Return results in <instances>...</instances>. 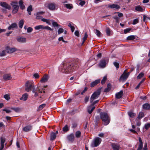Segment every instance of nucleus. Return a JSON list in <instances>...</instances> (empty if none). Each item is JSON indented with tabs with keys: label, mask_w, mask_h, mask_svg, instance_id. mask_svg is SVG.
I'll use <instances>...</instances> for the list:
<instances>
[{
	"label": "nucleus",
	"mask_w": 150,
	"mask_h": 150,
	"mask_svg": "<svg viewBox=\"0 0 150 150\" xmlns=\"http://www.w3.org/2000/svg\"><path fill=\"white\" fill-rule=\"evenodd\" d=\"M136 36L133 35L129 36L127 38V40H133L135 38Z\"/></svg>",
	"instance_id": "nucleus-33"
},
{
	"label": "nucleus",
	"mask_w": 150,
	"mask_h": 150,
	"mask_svg": "<svg viewBox=\"0 0 150 150\" xmlns=\"http://www.w3.org/2000/svg\"><path fill=\"white\" fill-rule=\"evenodd\" d=\"M77 125V124L76 122H74L72 124V127L73 128H75L76 127Z\"/></svg>",
	"instance_id": "nucleus-63"
},
{
	"label": "nucleus",
	"mask_w": 150,
	"mask_h": 150,
	"mask_svg": "<svg viewBox=\"0 0 150 150\" xmlns=\"http://www.w3.org/2000/svg\"><path fill=\"white\" fill-rule=\"evenodd\" d=\"M106 32L107 35L109 36L110 35V29L109 28H107L106 29Z\"/></svg>",
	"instance_id": "nucleus-46"
},
{
	"label": "nucleus",
	"mask_w": 150,
	"mask_h": 150,
	"mask_svg": "<svg viewBox=\"0 0 150 150\" xmlns=\"http://www.w3.org/2000/svg\"><path fill=\"white\" fill-rule=\"evenodd\" d=\"M4 98L7 100H8L10 99V97L9 95L6 94L4 96Z\"/></svg>",
	"instance_id": "nucleus-55"
},
{
	"label": "nucleus",
	"mask_w": 150,
	"mask_h": 150,
	"mask_svg": "<svg viewBox=\"0 0 150 150\" xmlns=\"http://www.w3.org/2000/svg\"><path fill=\"white\" fill-rule=\"evenodd\" d=\"M28 98V95L27 93H25L23 95L21 98H20V100H23L24 101H26L27 100Z\"/></svg>",
	"instance_id": "nucleus-27"
},
{
	"label": "nucleus",
	"mask_w": 150,
	"mask_h": 150,
	"mask_svg": "<svg viewBox=\"0 0 150 150\" xmlns=\"http://www.w3.org/2000/svg\"><path fill=\"white\" fill-rule=\"evenodd\" d=\"M4 111H5L7 113H9L11 112V111L7 109L6 108L4 109L3 110Z\"/></svg>",
	"instance_id": "nucleus-61"
},
{
	"label": "nucleus",
	"mask_w": 150,
	"mask_h": 150,
	"mask_svg": "<svg viewBox=\"0 0 150 150\" xmlns=\"http://www.w3.org/2000/svg\"><path fill=\"white\" fill-rule=\"evenodd\" d=\"M113 18L114 19H115V21L117 23H118L119 21V18L117 16H115L113 17Z\"/></svg>",
	"instance_id": "nucleus-62"
},
{
	"label": "nucleus",
	"mask_w": 150,
	"mask_h": 150,
	"mask_svg": "<svg viewBox=\"0 0 150 150\" xmlns=\"http://www.w3.org/2000/svg\"><path fill=\"white\" fill-rule=\"evenodd\" d=\"M139 119H139V118H137L136 120V124L138 126H140L141 124Z\"/></svg>",
	"instance_id": "nucleus-49"
},
{
	"label": "nucleus",
	"mask_w": 150,
	"mask_h": 150,
	"mask_svg": "<svg viewBox=\"0 0 150 150\" xmlns=\"http://www.w3.org/2000/svg\"><path fill=\"white\" fill-rule=\"evenodd\" d=\"M33 76L34 78L36 79L39 78L40 77L39 74L37 73H35L34 74H33Z\"/></svg>",
	"instance_id": "nucleus-59"
},
{
	"label": "nucleus",
	"mask_w": 150,
	"mask_h": 150,
	"mask_svg": "<svg viewBox=\"0 0 150 150\" xmlns=\"http://www.w3.org/2000/svg\"><path fill=\"white\" fill-rule=\"evenodd\" d=\"M108 63V60H106L105 59H103L101 60L99 63V66L101 68H105Z\"/></svg>",
	"instance_id": "nucleus-7"
},
{
	"label": "nucleus",
	"mask_w": 150,
	"mask_h": 150,
	"mask_svg": "<svg viewBox=\"0 0 150 150\" xmlns=\"http://www.w3.org/2000/svg\"><path fill=\"white\" fill-rule=\"evenodd\" d=\"M128 115L130 117H133L135 115V114L132 112H128Z\"/></svg>",
	"instance_id": "nucleus-58"
},
{
	"label": "nucleus",
	"mask_w": 150,
	"mask_h": 150,
	"mask_svg": "<svg viewBox=\"0 0 150 150\" xmlns=\"http://www.w3.org/2000/svg\"><path fill=\"white\" fill-rule=\"evenodd\" d=\"M123 93L122 91H121L120 92L116 93L115 95L116 98L117 99L121 98L122 96Z\"/></svg>",
	"instance_id": "nucleus-23"
},
{
	"label": "nucleus",
	"mask_w": 150,
	"mask_h": 150,
	"mask_svg": "<svg viewBox=\"0 0 150 150\" xmlns=\"http://www.w3.org/2000/svg\"><path fill=\"white\" fill-rule=\"evenodd\" d=\"M144 75V74L142 72H141L139 73V74L138 75L137 77V79H140L141 78L143 77Z\"/></svg>",
	"instance_id": "nucleus-45"
},
{
	"label": "nucleus",
	"mask_w": 150,
	"mask_h": 150,
	"mask_svg": "<svg viewBox=\"0 0 150 150\" xmlns=\"http://www.w3.org/2000/svg\"><path fill=\"white\" fill-rule=\"evenodd\" d=\"M131 29H132L130 28H126L124 30V33L125 34L128 33Z\"/></svg>",
	"instance_id": "nucleus-47"
},
{
	"label": "nucleus",
	"mask_w": 150,
	"mask_h": 150,
	"mask_svg": "<svg viewBox=\"0 0 150 150\" xmlns=\"http://www.w3.org/2000/svg\"><path fill=\"white\" fill-rule=\"evenodd\" d=\"M76 4H77L78 5L81 6H83L85 4V2L84 1H80L79 3L78 1H77L76 2Z\"/></svg>",
	"instance_id": "nucleus-39"
},
{
	"label": "nucleus",
	"mask_w": 150,
	"mask_h": 150,
	"mask_svg": "<svg viewBox=\"0 0 150 150\" xmlns=\"http://www.w3.org/2000/svg\"><path fill=\"white\" fill-rule=\"evenodd\" d=\"M57 5L54 3H51L48 5V8L50 10L53 11L55 9Z\"/></svg>",
	"instance_id": "nucleus-8"
},
{
	"label": "nucleus",
	"mask_w": 150,
	"mask_h": 150,
	"mask_svg": "<svg viewBox=\"0 0 150 150\" xmlns=\"http://www.w3.org/2000/svg\"><path fill=\"white\" fill-rule=\"evenodd\" d=\"M11 6L13 7H15L16 6H18V2L16 1H14L11 2Z\"/></svg>",
	"instance_id": "nucleus-48"
},
{
	"label": "nucleus",
	"mask_w": 150,
	"mask_h": 150,
	"mask_svg": "<svg viewBox=\"0 0 150 150\" xmlns=\"http://www.w3.org/2000/svg\"><path fill=\"white\" fill-rule=\"evenodd\" d=\"M11 109L17 112H20L21 111V108L19 107L13 108L11 107Z\"/></svg>",
	"instance_id": "nucleus-30"
},
{
	"label": "nucleus",
	"mask_w": 150,
	"mask_h": 150,
	"mask_svg": "<svg viewBox=\"0 0 150 150\" xmlns=\"http://www.w3.org/2000/svg\"><path fill=\"white\" fill-rule=\"evenodd\" d=\"M49 77V76L48 75H45L41 79L40 81V82L42 83H44L47 82Z\"/></svg>",
	"instance_id": "nucleus-9"
},
{
	"label": "nucleus",
	"mask_w": 150,
	"mask_h": 150,
	"mask_svg": "<svg viewBox=\"0 0 150 150\" xmlns=\"http://www.w3.org/2000/svg\"><path fill=\"white\" fill-rule=\"evenodd\" d=\"M95 33L98 37H100V36L101 33L99 30L96 29Z\"/></svg>",
	"instance_id": "nucleus-43"
},
{
	"label": "nucleus",
	"mask_w": 150,
	"mask_h": 150,
	"mask_svg": "<svg viewBox=\"0 0 150 150\" xmlns=\"http://www.w3.org/2000/svg\"><path fill=\"white\" fill-rule=\"evenodd\" d=\"M69 129L67 125H66L63 128V130L64 132H67L68 131Z\"/></svg>",
	"instance_id": "nucleus-51"
},
{
	"label": "nucleus",
	"mask_w": 150,
	"mask_h": 150,
	"mask_svg": "<svg viewBox=\"0 0 150 150\" xmlns=\"http://www.w3.org/2000/svg\"><path fill=\"white\" fill-rule=\"evenodd\" d=\"M79 64V60L75 59L71 63H64L59 68L63 72L71 73L76 69Z\"/></svg>",
	"instance_id": "nucleus-1"
},
{
	"label": "nucleus",
	"mask_w": 150,
	"mask_h": 150,
	"mask_svg": "<svg viewBox=\"0 0 150 150\" xmlns=\"http://www.w3.org/2000/svg\"><path fill=\"white\" fill-rule=\"evenodd\" d=\"M100 119L104 122V125H107L110 122V119L107 113L102 112L100 113Z\"/></svg>",
	"instance_id": "nucleus-2"
},
{
	"label": "nucleus",
	"mask_w": 150,
	"mask_h": 150,
	"mask_svg": "<svg viewBox=\"0 0 150 150\" xmlns=\"http://www.w3.org/2000/svg\"><path fill=\"white\" fill-rule=\"evenodd\" d=\"M0 5L2 7L8 9H11V7L10 5L7 4L5 2H1L0 3Z\"/></svg>",
	"instance_id": "nucleus-10"
},
{
	"label": "nucleus",
	"mask_w": 150,
	"mask_h": 150,
	"mask_svg": "<svg viewBox=\"0 0 150 150\" xmlns=\"http://www.w3.org/2000/svg\"><path fill=\"white\" fill-rule=\"evenodd\" d=\"M135 10L139 12L143 11V9L139 6H137L135 7Z\"/></svg>",
	"instance_id": "nucleus-32"
},
{
	"label": "nucleus",
	"mask_w": 150,
	"mask_h": 150,
	"mask_svg": "<svg viewBox=\"0 0 150 150\" xmlns=\"http://www.w3.org/2000/svg\"><path fill=\"white\" fill-rule=\"evenodd\" d=\"M6 54V51L3 50L1 52H0V56L3 57L5 56Z\"/></svg>",
	"instance_id": "nucleus-54"
},
{
	"label": "nucleus",
	"mask_w": 150,
	"mask_h": 150,
	"mask_svg": "<svg viewBox=\"0 0 150 150\" xmlns=\"http://www.w3.org/2000/svg\"><path fill=\"white\" fill-rule=\"evenodd\" d=\"M139 144L137 150H141L143 148V142L141 138L140 137L139 138Z\"/></svg>",
	"instance_id": "nucleus-20"
},
{
	"label": "nucleus",
	"mask_w": 150,
	"mask_h": 150,
	"mask_svg": "<svg viewBox=\"0 0 150 150\" xmlns=\"http://www.w3.org/2000/svg\"><path fill=\"white\" fill-rule=\"evenodd\" d=\"M32 92L33 93H35V92H38L39 93H42V90H40V89H39L38 87H37L36 88H35L34 87V88H32Z\"/></svg>",
	"instance_id": "nucleus-26"
},
{
	"label": "nucleus",
	"mask_w": 150,
	"mask_h": 150,
	"mask_svg": "<svg viewBox=\"0 0 150 150\" xmlns=\"http://www.w3.org/2000/svg\"><path fill=\"white\" fill-rule=\"evenodd\" d=\"M33 29L30 27H28L27 29V32L28 33H31L33 30Z\"/></svg>",
	"instance_id": "nucleus-60"
},
{
	"label": "nucleus",
	"mask_w": 150,
	"mask_h": 150,
	"mask_svg": "<svg viewBox=\"0 0 150 150\" xmlns=\"http://www.w3.org/2000/svg\"><path fill=\"white\" fill-rule=\"evenodd\" d=\"M68 26L71 28V31L72 32H73L74 30V27L70 23H69Z\"/></svg>",
	"instance_id": "nucleus-40"
},
{
	"label": "nucleus",
	"mask_w": 150,
	"mask_h": 150,
	"mask_svg": "<svg viewBox=\"0 0 150 150\" xmlns=\"http://www.w3.org/2000/svg\"><path fill=\"white\" fill-rule=\"evenodd\" d=\"M34 87V82L32 80L28 81L25 83V90L27 92L31 91Z\"/></svg>",
	"instance_id": "nucleus-3"
},
{
	"label": "nucleus",
	"mask_w": 150,
	"mask_h": 150,
	"mask_svg": "<svg viewBox=\"0 0 150 150\" xmlns=\"http://www.w3.org/2000/svg\"><path fill=\"white\" fill-rule=\"evenodd\" d=\"M32 127L30 125L25 126L23 128V130L25 132H28L32 129Z\"/></svg>",
	"instance_id": "nucleus-12"
},
{
	"label": "nucleus",
	"mask_w": 150,
	"mask_h": 150,
	"mask_svg": "<svg viewBox=\"0 0 150 150\" xmlns=\"http://www.w3.org/2000/svg\"><path fill=\"white\" fill-rule=\"evenodd\" d=\"M107 80V76H105L103 77V79L101 81V83L102 84H103L105 83L106 81Z\"/></svg>",
	"instance_id": "nucleus-53"
},
{
	"label": "nucleus",
	"mask_w": 150,
	"mask_h": 150,
	"mask_svg": "<svg viewBox=\"0 0 150 150\" xmlns=\"http://www.w3.org/2000/svg\"><path fill=\"white\" fill-rule=\"evenodd\" d=\"M17 24L16 23H13L8 27V30H13L14 28H17Z\"/></svg>",
	"instance_id": "nucleus-18"
},
{
	"label": "nucleus",
	"mask_w": 150,
	"mask_h": 150,
	"mask_svg": "<svg viewBox=\"0 0 150 150\" xmlns=\"http://www.w3.org/2000/svg\"><path fill=\"white\" fill-rule=\"evenodd\" d=\"M64 31V29L62 28H60L58 30V34H60L61 33H63Z\"/></svg>",
	"instance_id": "nucleus-50"
},
{
	"label": "nucleus",
	"mask_w": 150,
	"mask_h": 150,
	"mask_svg": "<svg viewBox=\"0 0 150 150\" xmlns=\"http://www.w3.org/2000/svg\"><path fill=\"white\" fill-rule=\"evenodd\" d=\"M111 146L114 150H119L120 147V145L118 144L112 143Z\"/></svg>",
	"instance_id": "nucleus-14"
},
{
	"label": "nucleus",
	"mask_w": 150,
	"mask_h": 150,
	"mask_svg": "<svg viewBox=\"0 0 150 150\" xmlns=\"http://www.w3.org/2000/svg\"><path fill=\"white\" fill-rule=\"evenodd\" d=\"M81 135V132L80 131H77L75 133V136L76 137L79 138Z\"/></svg>",
	"instance_id": "nucleus-44"
},
{
	"label": "nucleus",
	"mask_w": 150,
	"mask_h": 150,
	"mask_svg": "<svg viewBox=\"0 0 150 150\" xmlns=\"http://www.w3.org/2000/svg\"><path fill=\"white\" fill-rule=\"evenodd\" d=\"M101 141V139L100 138L98 137L95 138L91 144V146L93 147L98 146L100 144Z\"/></svg>",
	"instance_id": "nucleus-5"
},
{
	"label": "nucleus",
	"mask_w": 150,
	"mask_h": 150,
	"mask_svg": "<svg viewBox=\"0 0 150 150\" xmlns=\"http://www.w3.org/2000/svg\"><path fill=\"white\" fill-rule=\"evenodd\" d=\"M32 11V6L31 5L29 6L27 8V11H28L29 15L31 14V11Z\"/></svg>",
	"instance_id": "nucleus-37"
},
{
	"label": "nucleus",
	"mask_w": 150,
	"mask_h": 150,
	"mask_svg": "<svg viewBox=\"0 0 150 150\" xmlns=\"http://www.w3.org/2000/svg\"><path fill=\"white\" fill-rule=\"evenodd\" d=\"M139 22V20L138 18H136L134 19L133 22L132 24L133 25H135L137 23Z\"/></svg>",
	"instance_id": "nucleus-56"
},
{
	"label": "nucleus",
	"mask_w": 150,
	"mask_h": 150,
	"mask_svg": "<svg viewBox=\"0 0 150 150\" xmlns=\"http://www.w3.org/2000/svg\"><path fill=\"white\" fill-rule=\"evenodd\" d=\"M64 6L69 9H71L73 8L72 5L70 4H65L64 5Z\"/></svg>",
	"instance_id": "nucleus-34"
},
{
	"label": "nucleus",
	"mask_w": 150,
	"mask_h": 150,
	"mask_svg": "<svg viewBox=\"0 0 150 150\" xmlns=\"http://www.w3.org/2000/svg\"><path fill=\"white\" fill-rule=\"evenodd\" d=\"M16 51V49L11 47H7L6 48V51L8 53H11Z\"/></svg>",
	"instance_id": "nucleus-17"
},
{
	"label": "nucleus",
	"mask_w": 150,
	"mask_h": 150,
	"mask_svg": "<svg viewBox=\"0 0 150 150\" xmlns=\"http://www.w3.org/2000/svg\"><path fill=\"white\" fill-rule=\"evenodd\" d=\"M11 78V76L9 74H5L3 76V79L5 80H10Z\"/></svg>",
	"instance_id": "nucleus-19"
},
{
	"label": "nucleus",
	"mask_w": 150,
	"mask_h": 150,
	"mask_svg": "<svg viewBox=\"0 0 150 150\" xmlns=\"http://www.w3.org/2000/svg\"><path fill=\"white\" fill-rule=\"evenodd\" d=\"M34 28L36 30H42L46 29L50 30H52V29L50 27L48 26H44L42 25H39L36 26Z\"/></svg>",
	"instance_id": "nucleus-6"
},
{
	"label": "nucleus",
	"mask_w": 150,
	"mask_h": 150,
	"mask_svg": "<svg viewBox=\"0 0 150 150\" xmlns=\"http://www.w3.org/2000/svg\"><path fill=\"white\" fill-rule=\"evenodd\" d=\"M143 108L145 110H149L150 109V105L148 103H145L143 105Z\"/></svg>",
	"instance_id": "nucleus-25"
},
{
	"label": "nucleus",
	"mask_w": 150,
	"mask_h": 150,
	"mask_svg": "<svg viewBox=\"0 0 150 150\" xmlns=\"http://www.w3.org/2000/svg\"><path fill=\"white\" fill-rule=\"evenodd\" d=\"M52 25L54 27H57L59 26V25L57 24V22L54 21L53 20H52Z\"/></svg>",
	"instance_id": "nucleus-42"
},
{
	"label": "nucleus",
	"mask_w": 150,
	"mask_h": 150,
	"mask_svg": "<svg viewBox=\"0 0 150 150\" xmlns=\"http://www.w3.org/2000/svg\"><path fill=\"white\" fill-rule=\"evenodd\" d=\"M128 76L125 74V72L122 74L120 78V81H125L127 79V78Z\"/></svg>",
	"instance_id": "nucleus-11"
},
{
	"label": "nucleus",
	"mask_w": 150,
	"mask_h": 150,
	"mask_svg": "<svg viewBox=\"0 0 150 150\" xmlns=\"http://www.w3.org/2000/svg\"><path fill=\"white\" fill-rule=\"evenodd\" d=\"M67 139L69 141L72 142H73L74 139V136L73 134H70L67 137Z\"/></svg>",
	"instance_id": "nucleus-22"
},
{
	"label": "nucleus",
	"mask_w": 150,
	"mask_h": 150,
	"mask_svg": "<svg viewBox=\"0 0 150 150\" xmlns=\"http://www.w3.org/2000/svg\"><path fill=\"white\" fill-rule=\"evenodd\" d=\"M150 127V124H147L145 125V128L146 129H147Z\"/></svg>",
	"instance_id": "nucleus-64"
},
{
	"label": "nucleus",
	"mask_w": 150,
	"mask_h": 150,
	"mask_svg": "<svg viewBox=\"0 0 150 150\" xmlns=\"http://www.w3.org/2000/svg\"><path fill=\"white\" fill-rule=\"evenodd\" d=\"M100 79H97L96 80L94 81L93 82H92L90 86L91 87H93L97 84L98 83H100Z\"/></svg>",
	"instance_id": "nucleus-21"
},
{
	"label": "nucleus",
	"mask_w": 150,
	"mask_h": 150,
	"mask_svg": "<svg viewBox=\"0 0 150 150\" xmlns=\"http://www.w3.org/2000/svg\"><path fill=\"white\" fill-rule=\"evenodd\" d=\"M5 141V139L3 137H1V147L0 148V150H2L4 147V144Z\"/></svg>",
	"instance_id": "nucleus-15"
},
{
	"label": "nucleus",
	"mask_w": 150,
	"mask_h": 150,
	"mask_svg": "<svg viewBox=\"0 0 150 150\" xmlns=\"http://www.w3.org/2000/svg\"><path fill=\"white\" fill-rule=\"evenodd\" d=\"M56 134L55 133L52 132L51 134L50 135V139L51 140H54L56 138Z\"/></svg>",
	"instance_id": "nucleus-31"
},
{
	"label": "nucleus",
	"mask_w": 150,
	"mask_h": 150,
	"mask_svg": "<svg viewBox=\"0 0 150 150\" xmlns=\"http://www.w3.org/2000/svg\"><path fill=\"white\" fill-rule=\"evenodd\" d=\"M17 40L18 42L21 43H24L26 42V38L23 37H17Z\"/></svg>",
	"instance_id": "nucleus-13"
},
{
	"label": "nucleus",
	"mask_w": 150,
	"mask_h": 150,
	"mask_svg": "<svg viewBox=\"0 0 150 150\" xmlns=\"http://www.w3.org/2000/svg\"><path fill=\"white\" fill-rule=\"evenodd\" d=\"M23 2L22 0H20L19 2V4L20 6V8L22 9H23L25 8V6L23 4Z\"/></svg>",
	"instance_id": "nucleus-28"
},
{
	"label": "nucleus",
	"mask_w": 150,
	"mask_h": 150,
	"mask_svg": "<svg viewBox=\"0 0 150 150\" xmlns=\"http://www.w3.org/2000/svg\"><path fill=\"white\" fill-rule=\"evenodd\" d=\"M144 116V113L143 112H140L137 118H139V119H140L142 117H143Z\"/></svg>",
	"instance_id": "nucleus-41"
},
{
	"label": "nucleus",
	"mask_w": 150,
	"mask_h": 150,
	"mask_svg": "<svg viewBox=\"0 0 150 150\" xmlns=\"http://www.w3.org/2000/svg\"><path fill=\"white\" fill-rule=\"evenodd\" d=\"M13 7L14 9L12 11L13 13H16L18 11L19 6H16Z\"/></svg>",
	"instance_id": "nucleus-35"
},
{
	"label": "nucleus",
	"mask_w": 150,
	"mask_h": 150,
	"mask_svg": "<svg viewBox=\"0 0 150 150\" xmlns=\"http://www.w3.org/2000/svg\"><path fill=\"white\" fill-rule=\"evenodd\" d=\"M95 106H92V105L88 106L87 108V110L88 113L90 114H91L95 109Z\"/></svg>",
	"instance_id": "nucleus-16"
},
{
	"label": "nucleus",
	"mask_w": 150,
	"mask_h": 150,
	"mask_svg": "<svg viewBox=\"0 0 150 150\" xmlns=\"http://www.w3.org/2000/svg\"><path fill=\"white\" fill-rule=\"evenodd\" d=\"M24 24V20L23 19L19 21L18 23L19 27L21 28L23 27Z\"/></svg>",
	"instance_id": "nucleus-36"
},
{
	"label": "nucleus",
	"mask_w": 150,
	"mask_h": 150,
	"mask_svg": "<svg viewBox=\"0 0 150 150\" xmlns=\"http://www.w3.org/2000/svg\"><path fill=\"white\" fill-rule=\"evenodd\" d=\"M45 106V104H43L40 105L39 107L38 110H42Z\"/></svg>",
	"instance_id": "nucleus-52"
},
{
	"label": "nucleus",
	"mask_w": 150,
	"mask_h": 150,
	"mask_svg": "<svg viewBox=\"0 0 150 150\" xmlns=\"http://www.w3.org/2000/svg\"><path fill=\"white\" fill-rule=\"evenodd\" d=\"M88 37L87 33L86 32L85 33L84 36L83 38V41L82 42V44H83L85 41Z\"/></svg>",
	"instance_id": "nucleus-38"
},
{
	"label": "nucleus",
	"mask_w": 150,
	"mask_h": 150,
	"mask_svg": "<svg viewBox=\"0 0 150 150\" xmlns=\"http://www.w3.org/2000/svg\"><path fill=\"white\" fill-rule=\"evenodd\" d=\"M113 64L117 69H118L119 67V64L117 62H113Z\"/></svg>",
	"instance_id": "nucleus-57"
},
{
	"label": "nucleus",
	"mask_w": 150,
	"mask_h": 150,
	"mask_svg": "<svg viewBox=\"0 0 150 150\" xmlns=\"http://www.w3.org/2000/svg\"><path fill=\"white\" fill-rule=\"evenodd\" d=\"M108 7L111 8H115L118 9L120 8V6L117 4H112L108 6Z\"/></svg>",
	"instance_id": "nucleus-24"
},
{
	"label": "nucleus",
	"mask_w": 150,
	"mask_h": 150,
	"mask_svg": "<svg viewBox=\"0 0 150 150\" xmlns=\"http://www.w3.org/2000/svg\"><path fill=\"white\" fill-rule=\"evenodd\" d=\"M100 93V90L98 89L96 91L94 92L92 95L90 100L91 103H93V100L97 98Z\"/></svg>",
	"instance_id": "nucleus-4"
},
{
	"label": "nucleus",
	"mask_w": 150,
	"mask_h": 150,
	"mask_svg": "<svg viewBox=\"0 0 150 150\" xmlns=\"http://www.w3.org/2000/svg\"><path fill=\"white\" fill-rule=\"evenodd\" d=\"M111 85L110 84H107V87L104 90V92H108L111 89Z\"/></svg>",
	"instance_id": "nucleus-29"
}]
</instances>
